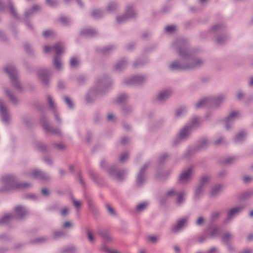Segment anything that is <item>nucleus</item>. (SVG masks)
<instances>
[{
	"instance_id": "1",
	"label": "nucleus",
	"mask_w": 253,
	"mask_h": 253,
	"mask_svg": "<svg viewBox=\"0 0 253 253\" xmlns=\"http://www.w3.org/2000/svg\"><path fill=\"white\" fill-rule=\"evenodd\" d=\"M172 48L176 51L179 59L172 62L169 67L172 70H189L202 66L204 60L197 55L195 50L188 47L187 40L179 38L174 40Z\"/></svg>"
},
{
	"instance_id": "2",
	"label": "nucleus",
	"mask_w": 253,
	"mask_h": 253,
	"mask_svg": "<svg viewBox=\"0 0 253 253\" xmlns=\"http://www.w3.org/2000/svg\"><path fill=\"white\" fill-rule=\"evenodd\" d=\"M112 84V81L106 75L97 77L94 85L89 89L85 95L86 102L88 103H92L98 93L105 91Z\"/></svg>"
},
{
	"instance_id": "3",
	"label": "nucleus",
	"mask_w": 253,
	"mask_h": 253,
	"mask_svg": "<svg viewBox=\"0 0 253 253\" xmlns=\"http://www.w3.org/2000/svg\"><path fill=\"white\" fill-rule=\"evenodd\" d=\"M1 181L2 187L0 189L1 192L10 191L19 188H27L30 187L32 184L30 183H20L18 181L16 176L14 175H5L2 177Z\"/></svg>"
},
{
	"instance_id": "4",
	"label": "nucleus",
	"mask_w": 253,
	"mask_h": 253,
	"mask_svg": "<svg viewBox=\"0 0 253 253\" xmlns=\"http://www.w3.org/2000/svg\"><path fill=\"white\" fill-rule=\"evenodd\" d=\"M4 71L9 76L11 82L15 88L21 91L22 88L17 77V71L14 66L12 65H8L4 68Z\"/></svg>"
},
{
	"instance_id": "5",
	"label": "nucleus",
	"mask_w": 253,
	"mask_h": 253,
	"mask_svg": "<svg viewBox=\"0 0 253 253\" xmlns=\"http://www.w3.org/2000/svg\"><path fill=\"white\" fill-rule=\"evenodd\" d=\"M107 172L111 176L119 181L124 180L127 175L126 170L124 169L119 170L116 166L110 167L107 169Z\"/></svg>"
},
{
	"instance_id": "6",
	"label": "nucleus",
	"mask_w": 253,
	"mask_h": 253,
	"mask_svg": "<svg viewBox=\"0 0 253 253\" xmlns=\"http://www.w3.org/2000/svg\"><path fill=\"white\" fill-rule=\"evenodd\" d=\"M52 74V70L48 68H40L37 71L38 77L45 85L49 84Z\"/></svg>"
},
{
	"instance_id": "7",
	"label": "nucleus",
	"mask_w": 253,
	"mask_h": 253,
	"mask_svg": "<svg viewBox=\"0 0 253 253\" xmlns=\"http://www.w3.org/2000/svg\"><path fill=\"white\" fill-rule=\"evenodd\" d=\"M147 77L143 75H137L124 79L123 83L126 85H139L144 83Z\"/></svg>"
},
{
	"instance_id": "8",
	"label": "nucleus",
	"mask_w": 253,
	"mask_h": 253,
	"mask_svg": "<svg viewBox=\"0 0 253 253\" xmlns=\"http://www.w3.org/2000/svg\"><path fill=\"white\" fill-rule=\"evenodd\" d=\"M29 214V211L26 207L18 205L15 207L14 214L12 215L15 219L22 221L25 219Z\"/></svg>"
},
{
	"instance_id": "9",
	"label": "nucleus",
	"mask_w": 253,
	"mask_h": 253,
	"mask_svg": "<svg viewBox=\"0 0 253 253\" xmlns=\"http://www.w3.org/2000/svg\"><path fill=\"white\" fill-rule=\"evenodd\" d=\"M192 130L190 127L185 125L180 129L178 135L174 139L173 144L176 145L188 139L191 134Z\"/></svg>"
},
{
	"instance_id": "10",
	"label": "nucleus",
	"mask_w": 253,
	"mask_h": 253,
	"mask_svg": "<svg viewBox=\"0 0 253 253\" xmlns=\"http://www.w3.org/2000/svg\"><path fill=\"white\" fill-rule=\"evenodd\" d=\"M27 174L34 179L42 181H47L49 179V176L46 173L37 169L29 170L27 172Z\"/></svg>"
},
{
	"instance_id": "11",
	"label": "nucleus",
	"mask_w": 253,
	"mask_h": 253,
	"mask_svg": "<svg viewBox=\"0 0 253 253\" xmlns=\"http://www.w3.org/2000/svg\"><path fill=\"white\" fill-rule=\"evenodd\" d=\"M136 13L134 10L133 6L131 5L127 6L125 13L124 15L119 16L117 17L116 20L118 23L122 24L126 22L129 19L135 16Z\"/></svg>"
},
{
	"instance_id": "12",
	"label": "nucleus",
	"mask_w": 253,
	"mask_h": 253,
	"mask_svg": "<svg viewBox=\"0 0 253 253\" xmlns=\"http://www.w3.org/2000/svg\"><path fill=\"white\" fill-rule=\"evenodd\" d=\"M51 50L54 52V56H61L65 52V46L61 42H57L53 47L48 45L44 46L43 51L44 53H48Z\"/></svg>"
},
{
	"instance_id": "13",
	"label": "nucleus",
	"mask_w": 253,
	"mask_h": 253,
	"mask_svg": "<svg viewBox=\"0 0 253 253\" xmlns=\"http://www.w3.org/2000/svg\"><path fill=\"white\" fill-rule=\"evenodd\" d=\"M244 208L243 206H238L229 209L227 211V217L224 220V222L228 223L231 221L243 211Z\"/></svg>"
},
{
	"instance_id": "14",
	"label": "nucleus",
	"mask_w": 253,
	"mask_h": 253,
	"mask_svg": "<svg viewBox=\"0 0 253 253\" xmlns=\"http://www.w3.org/2000/svg\"><path fill=\"white\" fill-rule=\"evenodd\" d=\"M175 196H177L176 204L178 206L181 205L184 203L185 197L186 196L185 192L183 191L178 192L176 189L172 188L169 190L166 194L167 197H173Z\"/></svg>"
},
{
	"instance_id": "15",
	"label": "nucleus",
	"mask_w": 253,
	"mask_h": 253,
	"mask_svg": "<svg viewBox=\"0 0 253 253\" xmlns=\"http://www.w3.org/2000/svg\"><path fill=\"white\" fill-rule=\"evenodd\" d=\"M240 114L237 111H232L224 119L225 127L227 130H230L233 127V124L239 118Z\"/></svg>"
},
{
	"instance_id": "16",
	"label": "nucleus",
	"mask_w": 253,
	"mask_h": 253,
	"mask_svg": "<svg viewBox=\"0 0 253 253\" xmlns=\"http://www.w3.org/2000/svg\"><path fill=\"white\" fill-rule=\"evenodd\" d=\"M0 117L5 125L9 124L10 121L9 111L1 99H0Z\"/></svg>"
},
{
	"instance_id": "17",
	"label": "nucleus",
	"mask_w": 253,
	"mask_h": 253,
	"mask_svg": "<svg viewBox=\"0 0 253 253\" xmlns=\"http://www.w3.org/2000/svg\"><path fill=\"white\" fill-rule=\"evenodd\" d=\"M148 167V164H145L139 170L136 177V184L138 186H143L146 182V170Z\"/></svg>"
},
{
	"instance_id": "18",
	"label": "nucleus",
	"mask_w": 253,
	"mask_h": 253,
	"mask_svg": "<svg viewBox=\"0 0 253 253\" xmlns=\"http://www.w3.org/2000/svg\"><path fill=\"white\" fill-rule=\"evenodd\" d=\"M193 168L189 167L182 171L179 176L178 181L180 183L186 184L188 183L192 178Z\"/></svg>"
},
{
	"instance_id": "19",
	"label": "nucleus",
	"mask_w": 253,
	"mask_h": 253,
	"mask_svg": "<svg viewBox=\"0 0 253 253\" xmlns=\"http://www.w3.org/2000/svg\"><path fill=\"white\" fill-rule=\"evenodd\" d=\"M47 101L49 108L53 111L54 113V117L56 122L59 124H61L62 122L61 119L59 116L58 114L56 111V104L55 103L54 100L51 95H47Z\"/></svg>"
},
{
	"instance_id": "20",
	"label": "nucleus",
	"mask_w": 253,
	"mask_h": 253,
	"mask_svg": "<svg viewBox=\"0 0 253 253\" xmlns=\"http://www.w3.org/2000/svg\"><path fill=\"white\" fill-rule=\"evenodd\" d=\"M47 101L49 108L53 111L54 113V117L56 122L59 124H61L62 122L61 119L59 116L58 114L56 111V104L55 103L54 100L51 95H47Z\"/></svg>"
},
{
	"instance_id": "21",
	"label": "nucleus",
	"mask_w": 253,
	"mask_h": 253,
	"mask_svg": "<svg viewBox=\"0 0 253 253\" xmlns=\"http://www.w3.org/2000/svg\"><path fill=\"white\" fill-rule=\"evenodd\" d=\"M188 219V217H183L177 220V223L172 228V231L174 233L181 231L186 226Z\"/></svg>"
},
{
	"instance_id": "22",
	"label": "nucleus",
	"mask_w": 253,
	"mask_h": 253,
	"mask_svg": "<svg viewBox=\"0 0 253 253\" xmlns=\"http://www.w3.org/2000/svg\"><path fill=\"white\" fill-rule=\"evenodd\" d=\"M41 122L43 128L47 133L57 134L60 133V131L59 129H53L50 126L47 120L45 118H42Z\"/></svg>"
},
{
	"instance_id": "23",
	"label": "nucleus",
	"mask_w": 253,
	"mask_h": 253,
	"mask_svg": "<svg viewBox=\"0 0 253 253\" xmlns=\"http://www.w3.org/2000/svg\"><path fill=\"white\" fill-rule=\"evenodd\" d=\"M225 29V27L222 24H217L213 26L208 32L207 34L211 36H214L220 34Z\"/></svg>"
},
{
	"instance_id": "24",
	"label": "nucleus",
	"mask_w": 253,
	"mask_h": 253,
	"mask_svg": "<svg viewBox=\"0 0 253 253\" xmlns=\"http://www.w3.org/2000/svg\"><path fill=\"white\" fill-rule=\"evenodd\" d=\"M172 91L170 89H167L161 91L158 95V99L163 102L168 99L171 95Z\"/></svg>"
},
{
	"instance_id": "25",
	"label": "nucleus",
	"mask_w": 253,
	"mask_h": 253,
	"mask_svg": "<svg viewBox=\"0 0 253 253\" xmlns=\"http://www.w3.org/2000/svg\"><path fill=\"white\" fill-rule=\"evenodd\" d=\"M210 99L211 105L217 107L224 101L225 96L224 94H220Z\"/></svg>"
},
{
	"instance_id": "26",
	"label": "nucleus",
	"mask_w": 253,
	"mask_h": 253,
	"mask_svg": "<svg viewBox=\"0 0 253 253\" xmlns=\"http://www.w3.org/2000/svg\"><path fill=\"white\" fill-rule=\"evenodd\" d=\"M97 33L96 29L91 27L85 28L82 29L80 32V34L83 36L91 37L94 36Z\"/></svg>"
},
{
	"instance_id": "27",
	"label": "nucleus",
	"mask_w": 253,
	"mask_h": 253,
	"mask_svg": "<svg viewBox=\"0 0 253 253\" xmlns=\"http://www.w3.org/2000/svg\"><path fill=\"white\" fill-rule=\"evenodd\" d=\"M247 133L245 131H241L234 137L233 140L236 143H241L244 142L247 137Z\"/></svg>"
},
{
	"instance_id": "28",
	"label": "nucleus",
	"mask_w": 253,
	"mask_h": 253,
	"mask_svg": "<svg viewBox=\"0 0 253 253\" xmlns=\"http://www.w3.org/2000/svg\"><path fill=\"white\" fill-rule=\"evenodd\" d=\"M126 59L123 58L120 60L114 66V69L117 71H121L124 69L127 65Z\"/></svg>"
},
{
	"instance_id": "29",
	"label": "nucleus",
	"mask_w": 253,
	"mask_h": 253,
	"mask_svg": "<svg viewBox=\"0 0 253 253\" xmlns=\"http://www.w3.org/2000/svg\"><path fill=\"white\" fill-rule=\"evenodd\" d=\"M224 189L223 186L221 184H217L214 186L211 189L210 194L212 197H215L219 195Z\"/></svg>"
},
{
	"instance_id": "30",
	"label": "nucleus",
	"mask_w": 253,
	"mask_h": 253,
	"mask_svg": "<svg viewBox=\"0 0 253 253\" xmlns=\"http://www.w3.org/2000/svg\"><path fill=\"white\" fill-rule=\"evenodd\" d=\"M53 64L57 71H60L63 66L62 59L61 56H54L53 59Z\"/></svg>"
},
{
	"instance_id": "31",
	"label": "nucleus",
	"mask_w": 253,
	"mask_h": 253,
	"mask_svg": "<svg viewBox=\"0 0 253 253\" xmlns=\"http://www.w3.org/2000/svg\"><path fill=\"white\" fill-rule=\"evenodd\" d=\"M14 219L13 216L11 214H5L0 219V224L1 225H7L10 223Z\"/></svg>"
},
{
	"instance_id": "32",
	"label": "nucleus",
	"mask_w": 253,
	"mask_h": 253,
	"mask_svg": "<svg viewBox=\"0 0 253 253\" xmlns=\"http://www.w3.org/2000/svg\"><path fill=\"white\" fill-rule=\"evenodd\" d=\"M211 104V99L210 97L204 98L201 99L195 104L196 109H200L204 107L207 104Z\"/></svg>"
},
{
	"instance_id": "33",
	"label": "nucleus",
	"mask_w": 253,
	"mask_h": 253,
	"mask_svg": "<svg viewBox=\"0 0 253 253\" xmlns=\"http://www.w3.org/2000/svg\"><path fill=\"white\" fill-rule=\"evenodd\" d=\"M230 39V36L226 33L220 34L216 39V42L219 44L225 43Z\"/></svg>"
},
{
	"instance_id": "34",
	"label": "nucleus",
	"mask_w": 253,
	"mask_h": 253,
	"mask_svg": "<svg viewBox=\"0 0 253 253\" xmlns=\"http://www.w3.org/2000/svg\"><path fill=\"white\" fill-rule=\"evenodd\" d=\"M187 112V108L185 106H182L177 108L175 111V116L177 118H181L185 116Z\"/></svg>"
},
{
	"instance_id": "35",
	"label": "nucleus",
	"mask_w": 253,
	"mask_h": 253,
	"mask_svg": "<svg viewBox=\"0 0 253 253\" xmlns=\"http://www.w3.org/2000/svg\"><path fill=\"white\" fill-rule=\"evenodd\" d=\"M119 8V5L117 2L115 1L110 2L107 7L106 10L109 12H113L118 10Z\"/></svg>"
},
{
	"instance_id": "36",
	"label": "nucleus",
	"mask_w": 253,
	"mask_h": 253,
	"mask_svg": "<svg viewBox=\"0 0 253 253\" xmlns=\"http://www.w3.org/2000/svg\"><path fill=\"white\" fill-rule=\"evenodd\" d=\"M201 124L200 120L197 117L193 118L191 121L187 125V126L190 127V129H192L194 127L198 126Z\"/></svg>"
},
{
	"instance_id": "37",
	"label": "nucleus",
	"mask_w": 253,
	"mask_h": 253,
	"mask_svg": "<svg viewBox=\"0 0 253 253\" xmlns=\"http://www.w3.org/2000/svg\"><path fill=\"white\" fill-rule=\"evenodd\" d=\"M80 64V58L76 56H73L70 61V66L72 68H75Z\"/></svg>"
},
{
	"instance_id": "38",
	"label": "nucleus",
	"mask_w": 253,
	"mask_h": 253,
	"mask_svg": "<svg viewBox=\"0 0 253 253\" xmlns=\"http://www.w3.org/2000/svg\"><path fill=\"white\" fill-rule=\"evenodd\" d=\"M210 142L209 140L206 138L202 139L198 143V148L203 149L210 145Z\"/></svg>"
},
{
	"instance_id": "39",
	"label": "nucleus",
	"mask_w": 253,
	"mask_h": 253,
	"mask_svg": "<svg viewBox=\"0 0 253 253\" xmlns=\"http://www.w3.org/2000/svg\"><path fill=\"white\" fill-rule=\"evenodd\" d=\"M149 205L148 202H143L138 204L136 207V210L138 212H141L147 209Z\"/></svg>"
},
{
	"instance_id": "40",
	"label": "nucleus",
	"mask_w": 253,
	"mask_h": 253,
	"mask_svg": "<svg viewBox=\"0 0 253 253\" xmlns=\"http://www.w3.org/2000/svg\"><path fill=\"white\" fill-rule=\"evenodd\" d=\"M204 187L199 184L197 186L194 191V198H198L200 195L203 193Z\"/></svg>"
},
{
	"instance_id": "41",
	"label": "nucleus",
	"mask_w": 253,
	"mask_h": 253,
	"mask_svg": "<svg viewBox=\"0 0 253 253\" xmlns=\"http://www.w3.org/2000/svg\"><path fill=\"white\" fill-rule=\"evenodd\" d=\"M39 9V6L38 5H35L33 6V7L27 11L25 13V16L26 17L28 18L31 17L33 15L34 13L37 11Z\"/></svg>"
},
{
	"instance_id": "42",
	"label": "nucleus",
	"mask_w": 253,
	"mask_h": 253,
	"mask_svg": "<svg viewBox=\"0 0 253 253\" xmlns=\"http://www.w3.org/2000/svg\"><path fill=\"white\" fill-rule=\"evenodd\" d=\"M4 92L13 103L16 104L18 102L17 98L15 97L12 93H11L8 88H6L4 89Z\"/></svg>"
},
{
	"instance_id": "43",
	"label": "nucleus",
	"mask_w": 253,
	"mask_h": 253,
	"mask_svg": "<svg viewBox=\"0 0 253 253\" xmlns=\"http://www.w3.org/2000/svg\"><path fill=\"white\" fill-rule=\"evenodd\" d=\"M116 49V47L113 45H110L104 47L101 49V52L105 54H109L113 52Z\"/></svg>"
},
{
	"instance_id": "44",
	"label": "nucleus",
	"mask_w": 253,
	"mask_h": 253,
	"mask_svg": "<svg viewBox=\"0 0 253 253\" xmlns=\"http://www.w3.org/2000/svg\"><path fill=\"white\" fill-rule=\"evenodd\" d=\"M128 98V96L125 93H122L120 94L116 98V101L117 103H121L126 101Z\"/></svg>"
},
{
	"instance_id": "45",
	"label": "nucleus",
	"mask_w": 253,
	"mask_h": 253,
	"mask_svg": "<svg viewBox=\"0 0 253 253\" xmlns=\"http://www.w3.org/2000/svg\"><path fill=\"white\" fill-rule=\"evenodd\" d=\"M104 12L101 9H94L91 12V16L94 18H99L103 16Z\"/></svg>"
},
{
	"instance_id": "46",
	"label": "nucleus",
	"mask_w": 253,
	"mask_h": 253,
	"mask_svg": "<svg viewBox=\"0 0 253 253\" xmlns=\"http://www.w3.org/2000/svg\"><path fill=\"white\" fill-rule=\"evenodd\" d=\"M7 3H8V6L9 7L11 14L13 16H14L15 17H17V14L15 9L14 5H13V3L12 2V1H11V0H7Z\"/></svg>"
},
{
	"instance_id": "47",
	"label": "nucleus",
	"mask_w": 253,
	"mask_h": 253,
	"mask_svg": "<svg viewBox=\"0 0 253 253\" xmlns=\"http://www.w3.org/2000/svg\"><path fill=\"white\" fill-rule=\"evenodd\" d=\"M60 21L65 26L70 25L72 22L71 18L64 16H62L60 17Z\"/></svg>"
},
{
	"instance_id": "48",
	"label": "nucleus",
	"mask_w": 253,
	"mask_h": 253,
	"mask_svg": "<svg viewBox=\"0 0 253 253\" xmlns=\"http://www.w3.org/2000/svg\"><path fill=\"white\" fill-rule=\"evenodd\" d=\"M165 31L168 34H172L176 31V27L173 25H168L165 27Z\"/></svg>"
},
{
	"instance_id": "49",
	"label": "nucleus",
	"mask_w": 253,
	"mask_h": 253,
	"mask_svg": "<svg viewBox=\"0 0 253 253\" xmlns=\"http://www.w3.org/2000/svg\"><path fill=\"white\" fill-rule=\"evenodd\" d=\"M63 99L69 108L72 109L74 107L73 102L69 97L65 96L63 97Z\"/></svg>"
},
{
	"instance_id": "50",
	"label": "nucleus",
	"mask_w": 253,
	"mask_h": 253,
	"mask_svg": "<svg viewBox=\"0 0 253 253\" xmlns=\"http://www.w3.org/2000/svg\"><path fill=\"white\" fill-rule=\"evenodd\" d=\"M236 160L237 157L236 156H229L224 160L223 163L226 165H230L235 162Z\"/></svg>"
},
{
	"instance_id": "51",
	"label": "nucleus",
	"mask_w": 253,
	"mask_h": 253,
	"mask_svg": "<svg viewBox=\"0 0 253 253\" xmlns=\"http://www.w3.org/2000/svg\"><path fill=\"white\" fill-rule=\"evenodd\" d=\"M210 180V176L208 175H204L201 177L200 180V183L201 185L205 186L207 184V183Z\"/></svg>"
},
{
	"instance_id": "52",
	"label": "nucleus",
	"mask_w": 253,
	"mask_h": 253,
	"mask_svg": "<svg viewBox=\"0 0 253 253\" xmlns=\"http://www.w3.org/2000/svg\"><path fill=\"white\" fill-rule=\"evenodd\" d=\"M43 36L45 38L52 37L54 35V32L51 30H47L43 32Z\"/></svg>"
},
{
	"instance_id": "53",
	"label": "nucleus",
	"mask_w": 253,
	"mask_h": 253,
	"mask_svg": "<svg viewBox=\"0 0 253 253\" xmlns=\"http://www.w3.org/2000/svg\"><path fill=\"white\" fill-rule=\"evenodd\" d=\"M129 155L127 152L123 153L120 156V161L122 163H125L128 159Z\"/></svg>"
},
{
	"instance_id": "54",
	"label": "nucleus",
	"mask_w": 253,
	"mask_h": 253,
	"mask_svg": "<svg viewBox=\"0 0 253 253\" xmlns=\"http://www.w3.org/2000/svg\"><path fill=\"white\" fill-rule=\"evenodd\" d=\"M47 240V238L45 237H39L33 240L32 242L35 244L41 243Z\"/></svg>"
},
{
	"instance_id": "55",
	"label": "nucleus",
	"mask_w": 253,
	"mask_h": 253,
	"mask_svg": "<svg viewBox=\"0 0 253 253\" xmlns=\"http://www.w3.org/2000/svg\"><path fill=\"white\" fill-rule=\"evenodd\" d=\"M106 208L107 212L112 216H116V212L114 209L110 205H106Z\"/></svg>"
},
{
	"instance_id": "56",
	"label": "nucleus",
	"mask_w": 253,
	"mask_h": 253,
	"mask_svg": "<svg viewBox=\"0 0 253 253\" xmlns=\"http://www.w3.org/2000/svg\"><path fill=\"white\" fill-rule=\"evenodd\" d=\"M46 3L50 7H55L58 4L57 0H46Z\"/></svg>"
},
{
	"instance_id": "57",
	"label": "nucleus",
	"mask_w": 253,
	"mask_h": 253,
	"mask_svg": "<svg viewBox=\"0 0 253 253\" xmlns=\"http://www.w3.org/2000/svg\"><path fill=\"white\" fill-rule=\"evenodd\" d=\"M132 108L130 106H124L122 109V112L124 115H127L131 112Z\"/></svg>"
},
{
	"instance_id": "58",
	"label": "nucleus",
	"mask_w": 253,
	"mask_h": 253,
	"mask_svg": "<svg viewBox=\"0 0 253 253\" xmlns=\"http://www.w3.org/2000/svg\"><path fill=\"white\" fill-rule=\"evenodd\" d=\"M146 63V62L143 61L142 59H139L134 61L133 66L134 67L137 68L144 65Z\"/></svg>"
},
{
	"instance_id": "59",
	"label": "nucleus",
	"mask_w": 253,
	"mask_h": 253,
	"mask_svg": "<svg viewBox=\"0 0 253 253\" xmlns=\"http://www.w3.org/2000/svg\"><path fill=\"white\" fill-rule=\"evenodd\" d=\"M36 147L40 151L43 152L46 150V146L45 145L41 142H37L36 144Z\"/></svg>"
},
{
	"instance_id": "60",
	"label": "nucleus",
	"mask_w": 253,
	"mask_h": 253,
	"mask_svg": "<svg viewBox=\"0 0 253 253\" xmlns=\"http://www.w3.org/2000/svg\"><path fill=\"white\" fill-rule=\"evenodd\" d=\"M243 180L245 183H249L253 181V176L246 175L243 176Z\"/></svg>"
},
{
	"instance_id": "61",
	"label": "nucleus",
	"mask_w": 253,
	"mask_h": 253,
	"mask_svg": "<svg viewBox=\"0 0 253 253\" xmlns=\"http://www.w3.org/2000/svg\"><path fill=\"white\" fill-rule=\"evenodd\" d=\"M64 232L62 230H56L54 232V237L55 238H58L64 235Z\"/></svg>"
},
{
	"instance_id": "62",
	"label": "nucleus",
	"mask_w": 253,
	"mask_h": 253,
	"mask_svg": "<svg viewBox=\"0 0 253 253\" xmlns=\"http://www.w3.org/2000/svg\"><path fill=\"white\" fill-rule=\"evenodd\" d=\"M220 214V212L218 211H215L211 213V218L212 220H214L216 219H217Z\"/></svg>"
},
{
	"instance_id": "63",
	"label": "nucleus",
	"mask_w": 253,
	"mask_h": 253,
	"mask_svg": "<svg viewBox=\"0 0 253 253\" xmlns=\"http://www.w3.org/2000/svg\"><path fill=\"white\" fill-rule=\"evenodd\" d=\"M231 235L229 233H225L222 236V241L224 243H227L231 239Z\"/></svg>"
},
{
	"instance_id": "64",
	"label": "nucleus",
	"mask_w": 253,
	"mask_h": 253,
	"mask_svg": "<svg viewBox=\"0 0 253 253\" xmlns=\"http://www.w3.org/2000/svg\"><path fill=\"white\" fill-rule=\"evenodd\" d=\"M219 234V230L217 228H214L211 233V236L212 237L217 236Z\"/></svg>"
}]
</instances>
